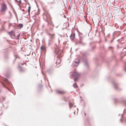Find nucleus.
<instances>
[{
  "mask_svg": "<svg viewBox=\"0 0 126 126\" xmlns=\"http://www.w3.org/2000/svg\"><path fill=\"white\" fill-rule=\"evenodd\" d=\"M89 55L87 52H85L81 54L79 58L80 60L84 63V65L86 69L89 70L90 69L89 66L87 56Z\"/></svg>",
  "mask_w": 126,
  "mask_h": 126,
  "instance_id": "obj_1",
  "label": "nucleus"
},
{
  "mask_svg": "<svg viewBox=\"0 0 126 126\" xmlns=\"http://www.w3.org/2000/svg\"><path fill=\"white\" fill-rule=\"evenodd\" d=\"M54 48V53L57 55V60L56 63V64H60L61 62V58L63 55V53L62 51L59 50L57 45H55Z\"/></svg>",
  "mask_w": 126,
  "mask_h": 126,
  "instance_id": "obj_2",
  "label": "nucleus"
},
{
  "mask_svg": "<svg viewBox=\"0 0 126 126\" xmlns=\"http://www.w3.org/2000/svg\"><path fill=\"white\" fill-rule=\"evenodd\" d=\"M79 39H77L75 42V45H81L84 46L85 44L83 42V37L79 35Z\"/></svg>",
  "mask_w": 126,
  "mask_h": 126,
  "instance_id": "obj_3",
  "label": "nucleus"
},
{
  "mask_svg": "<svg viewBox=\"0 0 126 126\" xmlns=\"http://www.w3.org/2000/svg\"><path fill=\"white\" fill-rule=\"evenodd\" d=\"M113 86L115 89L117 91H120L122 90V89L119 87V84L115 81H113L112 82Z\"/></svg>",
  "mask_w": 126,
  "mask_h": 126,
  "instance_id": "obj_4",
  "label": "nucleus"
},
{
  "mask_svg": "<svg viewBox=\"0 0 126 126\" xmlns=\"http://www.w3.org/2000/svg\"><path fill=\"white\" fill-rule=\"evenodd\" d=\"M0 78L2 80L4 81L6 85H9L10 86L12 85L11 82L9 81L6 78H3L2 77H1Z\"/></svg>",
  "mask_w": 126,
  "mask_h": 126,
  "instance_id": "obj_5",
  "label": "nucleus"
},
{
  "mask_svg": "<svg viewBox=\"0 0 126 126\" xmlns=\"http://www.w3.org/2000/svg\"><path fill=\"white\" fill-rule=\"evenodd\" d=\"M8 33L12 38L14 39L15 38V33L13 30H12L10 32H8Z\"/></svg>",
  "mask_w": 126,
  "mask_h": 126,
  "instance_id": "obj_6",
  "label": "nucleus"
},
{
  "mask_svg": "<svg viewBox=\"0 0 126 126\" xmlns=\"http://www.w3.org/2000/svg\"><path fill=\"white\" fill-rule=\"evenodd\" d=\"M7 8L6 5L5 3H3L1 4V11H4L6 10Z\"/></svg>",
  "mask_w": 126,
  "mask_h": 126,
  "instance_id": "obj_7",
  "label": "nucleus"
},
{
  "mask_svg": "<svg viewBox=\"0 0 126 126\" xmlns=\"http://www.w3.org/2000/svg\"><path fill=\"white\" fill-rule=\"evenodd\" d=\"M72 76L74 77H78L80 75V74L76 72H72Z\"/></svg>",
  "mask_w": 126,
  "mask_h": 126,
  "instance_id": "obj_8",
  "label": "nucleus"
},
{
  "mask_svg": "<svg viewBox=\"0 0 126 126\" xmlns=\"http://www.w3.org/2000/svg\"><path fill=\"white\" fill-rule=\"evenodd\" d=\"M121 34V32L119 31L115 32L113 34V35H114V36H115V38L116 37H118Z\"/></svg>",
  "mask_w": 126,
  "mask_h": 126,
  "instance_id": "obj_9",
  "label": "nucleus"
},
{
  "mask_svg": "<svg viewBox=\"0 0 126 126\" xmlns=\"http://www.w3.org/2000/svg\"><path fill=\"white\" fill-rule=\"evenodd\" d=\"M48 34L49 35V39L54 41V39L55 38V34H51L49 33H48Z\"/></svg>",
  "mask_w": 126,
  "mask_h": 126,
  "instance_id": "obj_10",
  "label": "nucleus"
},
{
  "mask_svg": "<svg viewBox=\"0 0 126 126\" xmlns=\"http://www.w3.org/2000/svg\"><path fill=\"white\" fill-rule=\"evenodd\" d=\"M46 21L47 22L48 26H49L51 25L52 27H53L54 26V25L51 20H50L49 21H48L47 19Z\"/></svg>",
  "mask_w": 126,
  "mask_h": 126,
  "instance_id": "obj_11",
  "label": "nucleus"
},
{
  "mask_svg": "<svg viewBox=\"0 0 126 126\" xmlns=\"http://www.w3.org/2000/svg\"><path fill=\"white\" fill-rule=\"evenodd\" d=\"M18 68L19 69V71L20 72H24L26 70L25 69L22 68V67L20 65H18Z\"/></svg>",
  "mask_w": 126,
  "mask_h": 126,
  "instance_id": "obj_12",
  "label": "nucleus"
},
{
  "mask_svg": "<svg viewBox=\"0 0 126 126\" xmlns=\"http://www.w3.org/2000/svg\"><path fill=\"white\" fill-rule=\"evenodd\" d=\"M75 33H74L72 32L70 36V38L71 40H73L75 37Z\"/></svg>",
  "mask_w": 126,
  "mask_h": 126,
  "instance_id": "obj_13",
  "label": "nucleus"
},
{
  "mask_svg": "<svg viewBox=\"0 0 126 126\" xmlns=\"http://www.w3.org/2000/svg\"><path fill=\"white\" fill-rule=\"evenodd\" d=\"M79 63V61L78 60L77 61H75L73 63V64L75 66H77L78 65Z\"/></svg>",
  "mask_w": 126,
  "mask_h": 126,
  "instance_id": "obj_14",
  "label": "nucleus"
},
{
  "mask_svg": "<svg viewBox=\"0 0 126 126\" xmlns=\"http://www.w3.org/2000/svg\"><path fill=\"white\" fill-rule=\"evenodd\" d=\"M56 92L59 94H63L66 93V92L64 91H58L57 90Z\"/></svg>",
  "mask_w": 126,
  "mask_h": 126,
  "instance_id": "obj_15",
  "label": "nucleus"
},
{
  "mask_svg": "<svg viewBox=\"0 0 126 126\" xmlns=\"http://www.w3.org/2000/svg\"><path fill=\"white\" fill-rule=\"evenodd\" d=\"M53 41V40L49 39L48 42V46H49L51 45L52 44Z\"/></svg>",
  "mask_w": 126,
  "mask_h": 126,
  "instance_id": "obj_16",
  "label": "nucleus"
},
{
  "mask_svg": "<svg viewBox=\"0 0 126 126\" xmlns=\"http://www.w3.org/2000/svg\"><path fill=\"white\" fill-rule=\"evenodd\" d=\"M4 57L5 60L8 59L9 57L8 54L7 53H5L4 55Z\"/></svg>",
  "mask_w": 126,
  "mask_h": 126,
  "instance_id": "obj_17",
  "label": "nucleus"
},
{
  "mask_svg": "<svg viewBox=\"0 0 126 126\" xmlns=\"http://www.w3.org/2000/svg\"><path fill=\"white\" fill-rule=\"evenodd\" d=\"M53 69H52L50 68L47 70V72L49 74H51L52 72Z\"/></svg>",
  "mask_w": 126,
  "mask_h": 126,
  "instance_id": "obj_18",
  "label": "nucleus"
},
{
  "mask_svg": "<svg viewBox=\"0 0 126 126\" xmlns=\"http://www.w3.org/2000/svg\"><path fill=\"white\" fill-rule=\"evenodd\" d=\"M112 39L110 41V43H112L113 41L115 39V36H114V35H112Z\"/></svg>",
  "mask_w": 126,
  "mask_h": 126,
  "instance_id": "obj_19",
  "label": "nucleus"
},
{
  "mask_svg": "<svg viewBox=\"0 0 126 126\" xmlns=\"http://www.w3.org/2000/svg\"><path fill=\"white\" fill-rule=\"evenodd\" d=\"M40 48L42 50H46V48L44 47V46H43V45H42L41 47H40Z\"/></svg>",
  "mask_w": 126,
  "mask_h": 126,
  "instance_id": "obj_20",
  "label": "nucleus"
},
{
  "mask_svg": "<svg viewBox=\"0 0 126 126\" xmlns=\"http://www.w3.org/2000/svg\"><path fill=\"white\" fill-rule=\"evenodd\" d=\"M23 26V25L22 24H19L17 28L18 27L19 28L21 29L22 28Z\"/></svg>",
  "mask_w": 126,
  "mask_h": 126,
  "instance_id": "obj_21",
  "label": "nucleus"
},
{
  "mask_svg": "<svg viewBox=\"0 0 126 126\" xmlns=\"http://www.w3.org/2000/svg\"><path fill=\"white\" fill-rule=\"evenodd\" d=\"M12 26L13 27V28L15 29H17V27L15 23H14V24L12 25Z\"/></svg>",
  "mask_w": 126,
  "mask_h": 126,
  "instance_id": "obj_22",
  "label": "nucleus"
},
{
  "mask_svg": "<svg viewBox=\"0 0 126 126\" xmlns=\"http://www.w3.org/2000/svg\"><path fill=\"white\" fill-rule=\"evenodd\" d=\"M55 2L54 0H53V1L51 2H48L47 3L49 5L53 4L55 3Z\"/></svg>",
  "mask_w": 126,
  "mask_h": 126,
  "instance_id": "obj_23",
  "label": "nucleus"
},
{
  "mask_svg": "<svg viewBox=\"0 0 126 126\" xmlns=\"http://www.w3.org/2000/svg\"><path fill=\"white\" fill-rule=\"evenodd\" d=\"M122 103L125 105L126 106V100L125 99L123 100L122 101Z\"/></svg>",
  "mask_w": 126,
  "mask_h": 126,
  "instance_id": "obj_24",
  "label": "nucleus"
},
{
  "mask_svg": "<svg viewBox=\"0 0 126 126\" xmlns=\"http://www.w3.org/2000/svg\"><path fill=\"white\" fill-rule=\"evenodd\" d=\"M108 49L109 50H111L112 52L113 51V47H109Z\"/></svg>",
  "mask_w": 126,
  "mask_h": 126,
  "instance_id": "obj_25",
  "label": "nucleus"
},
{
  "mask_svg": "<svg viewBox=\"0 0 126 126\" xmlns=\"http://www.w3.org/2000/svg\"><path fill=\"white\" fill-rule=\"evenodd\" d=\"M73 86L74 88H77L78 87L76 83H75L73 84Z\"/></svg>",
  "mask_w": 126,
  "mask_h": 126,
  "instance_id": "obj_26",
  "label": "nucleus"
},
{
  "mask_svg": "<svg viewBox=\"0 0 126 126\" xmlns=\"http://www.w3.org/2000/svg\"><path fill=\"white\" fill-rule=\"evenodd\" d=\"M31 8V7L30 6H29L28 7V14H30Z\"/></svg>",
  "mask_w": 126,
  "mask_h": 126,
  "instance_id": "obj_27",
  "label": "nucleus"
},
{
  "mask_svg": "<svg viewBox=\"0 0 126 126\" xmlns=\"http://www.w3.org/2000/svg\"><path fill=\"white\" fill-rule=\"evenodd\" d=\"M123 38V37H122L121 38H120V39H119L118 40H117V41L119 43H120V42H121V41H122V40H121V39Z\"/></svg>",
  "mask_w": 126,
  "mask_h": 126,
  "instance_id": "obj_28",
  "label": "nucleus"
},
{
  "mask_svg": "<svg viewBox=\"0 0 126 126\" xmlns=\"http://www.w3.org/2000/svg\"><path fill=\"white\" fill-rule=\"evenodd\" d=\"M20 35V34L19 33V34H18L16 36V39H17L18 40H19V36Z\"/></svg>",
  "mask_w": 126,
  "mask_h": 126,
  "instance_id": "obj_29",
  "label": "nucleus"
},
{
  "mask_svg": "<svg viewBox=\"0 0 126 126\" xmlns=\"http://www.w3.org/2000/svg\"><path fill=\"white\" fill-rule=\"evenodd\" d=\"M73 104L70 102H69V106L70 108H71L73 106Z\"/></svg>",
  "mask_w": 126,
  "mask_h": 126,
  "instance_id": "obj_30",
  "label": "nucleus"
},
{
  "mask_svg": "<svg viewBox=\"0 0 126 126\" xmlns=\"http://www.w3.org/2000/svg\"><path fill=\"white\" fill-rule=\"evenodd\" d=\"M49 29L51 32H52L53 31V27L51 28V26L49 28Z\"/></svg>",
  "mask_w": 126,
  "mask_h": 126,
  "instance_id": "obj_31",
  "label": "nucleus"
},
{
  "mask_svg": "<svg viewBox=\"0 0 126 126\" xmlns=\"http://www.w3.org/2000/svg\"><path fill=\"white\" fill-rule=\"evenodd\" d=\"M114 100L115 101V104H116L118 100V99L116 98H115L114 99Z\"/></svg>",
  "mask_w": 126,
  "mask_h": 126,
  "instance_id": "obj_32",
  "label": "nucleus"
},
{
  "mask_svg": "<svg viewBox=\"0 0 126 126\" xmlns=\"http://www.w3.org/2000/svg\"><path fill=\"white\" fill-rule=\"evenodd\" d=\"M75 78L74 79V81H76L78 80V77H75Z\"/></svg>",
  "mask_w": 126,
  "mask_h": 126,
  "instance_id": "obj_33",
  "label": "nucleus"
},
{
  "mask_svg": "<svg viewBox=\"0 0 126 126\" xmlns=\"http://www.w3.org/2000/svg\"><path fill=\"white\" fill-rule=\"evenodd\" d=\"M125 67L124 68V69L126 72V63H125Z\"/></svg>",
  "mask_w": 126,
  "mask_h": 126,
  "instance_id": "obj_34",
  "label": "nucleus"
},
{
  "mask_svg": "<svg viewBox=\"0 0 126 126\" xmlns=\"http://www.w3.org/2000/svg\"><path fill=\"white\" fill-rule=\"evenodd\" d=\"M1 83L2 84V85L5 87H6V86L5 85L4 83L2 82H1Z\"/></svg>",
  "mask_w": 126,
  "mask_h": 126,
  "instance_id": "obj_35",
  "label": "nucleus"
},
{
  "mask_svg": "<svg viewBox=\"0 0 126 126\" xmlns=\"http://www.w3.org/2000/svg\"><path fill=\"white\" fill-rule=\"evenodd\" d=\"M63 99L66 102L67 101V100L66 99V97H63Z\"/></svg>",
  "mask_w": 126,
  "mask_h": 126,
  "instance_id": "obj_36",
  "label": "nucleus"
},
{
  "mask_svg": "<svg viewBox=\"0 0 126 126\" xmlns=\"http://www.w3.org/2000/svg\"><path fill=\"white\" fill-rule=\"evenodd\" d=\"M15 60H14V62H13V64H14V62H15V61L16 60V59L17 57V56L16 55H15Z\"/></svg>",
  "mask_w": 126,
  "mask_h": 126,
  "instance_id": "obj_37",
  "label": "nucleus"
},
{
  "mask_svg": "<svg viewBox=\"0 0 126 126\" xmlns=\"http://www.w3.org/2000/svg\"><path fill=\"white\" fill-rule=\"evenodd\" d=\"M38 87L39 88H41L42 87V85L41 84H39L38 85Z\"/></svg>",
  "mask_w": 126,
  "mask_h": 126,
  "instance_id": "obj_38",
  "label": "nucleus"
},
{
  "mask_svg": "<svg viewBox=\"0 0 126 126\" xmlns=\"http://www.w3.org/2000/svg\"><path fill=\"white\" fill-rule=\"evenodd\" d=\"M43 15H44V16H45L46 17V18H47L48 16H47V15L46 14H43Z\"/></svg>",
  "mask_w": 126,
  "mask_h": 126,
  "instance_id": "obj_39",
  "label": "nucleus"
},
{
  "mask_svg": "<svg viewBox=\"0 0 126 126\" xmlns=\"http://www.w3.org/2000/svg\"><path fill=\"white\" fill-rule=\"evenodd\" d=\"M118 75L120 77H122L123 76V75L122 74H118Z\"/></svg>",
  "mask_w": 126,
  "mask_h": 126,
  "instance_id": "obj_40",
  "label": "nucleus"
},
{
  "mask_svg": "<svg viewBox=\"0 0 126 126\" xmlns=\"http://www.w3.org/2000/svg\"><path fill=\"white\" fill-rule=\"evenodd\" d=\"M12 24L11 23H10L9 24V28H10V26L12 25Z\"/></svg>",
  "mask_w": 126,
  "mask_h": 126,
  "instance_id": "obj_41",
  "label": "nucleus"
},
{
  "mask_svg": "<svg viewBox=\"0 0 126 126\" xmlns=\"http://www.w3.org/2000/svg\"><path fill=\"white\" fill-rule=\"evenodd\" d=\"M77 32H78V34H79V35H80V34H79L80 33V34H82V33H81L80 32H79V31H77Z\"/></svg>",
  "mask_w": 126,
  "mask_h": 126,
  "instance_id": "obj_42",
  "label": "nucleus"
},
{
  "mask_svg": "<svg viewBox=\"0 0 126 126\" xmlns=\"http://www.w3.org/2000/svg\"><path fill=\"white\" fill-rule=\"evenodd\" d=\"M2 98L3 100H4L5 99V97L3 96H2Z\"/></svg>",
  "mask_w": 126,
  "mask_h": 126,
  "instance_id": "obj_43",
  "label": "nucleus"
},
{
  "mask_svg": "<svg viewBox=\"0 0 126 126\" xmlns=\"http://www.w3.org/2000/svg\"><path fill=\"white\" fill-rule=\"evenodd\" d=\"M95 47H93L92 48V50H93L95 48Z\"/></svg>",
  "mask_w": 126,
  "mask_h": 126,
  "instance_id": "obj_44",
  "label": "nucleus"
},
{
  "mask_svg": "<svg viewBox=\"0 0 126 126\" xmlns=\"http://www.w3.org/2000/svg\"><path fill=\"white\" fill-rule=\"evenodd\" d=\"M120 121L121 122H122V118H121L120 119Z\"/></svg>",
  "mask_w": 126,
  "mask_h": 126,
  "instance_id": "obj_45",
  "label": "nucleus"
},
{
  "mask_svg": "<svg viewBox=\"0 0 126 126\" xmlns=\"http://www.w3.org/2000/svg\"><path fill=\"white\" fill-rule=\"evenodd\" d=\"M21 2V1L20 0H19V1H18V2H17L18 3H20Z\"/></svg>",
  "mask_w": 126,
  "mask_h": 126,
  "instance_id": "obj_46",
  "label": "nucleus"
},
{
  "mask_svg": "<svg viewBox=\"0 0 126 126\" xmlns=\"http://www.w3.org/2000/svg\"><path fill=\"white\" fill-rule=\"evenodd\" d=\"M93 43V42H90V45H91V44Z\"/></svg>",
  "mask_w": 126,
  "mask_h": 126,
  "instance_id": "obj_47",
  "label": "nucleus"
},
{
  "mask_svg": "<svg viewBox=\"0 0 126 126\" xmlns=\"http://www.w3.org/2000/svg\"><path fill=\"white\" fill-rule=\"evenodd\" d=\"M117 47L118 48H119V46L118 45H117Z\"/></svg>",
  "mask_w": 126,
  "mask_h": 126,
  "instance_id": "obj_48",
  "label": "nucleus"
},
{
  "mask_svg": "<svg viewBox=\"0 0 126 126\" xmlns=\"http://www.w3.org/2000/svg\"><path fill=\"white\" fill-rule=\"evenodd\" d=\"M22 11H23L24 12L25 10L24 9H23L22 10L21 9H20Z\"/></svg>",
  "mask_w": 126,
  "mask_h": 126,
  "instance_id": "obj_49",
  "label": "nucleus"
},
{
  "mask_svg": "<svg viewBox=\"0 0 126 126\" xmlns=\"http://www.w3.org/2000/svg\"><path fill=\"white\" fill-rule=\"evenodd\" d=\"M15 1L16 2H18V1L17 0H15Z\"/></svg>",
  "mask_w": 126,
  "mask_h": 126,
  "instance_id": "obj_50",
  "label": "nucleus"
},
{
  "mask_svg": "<svg viewBox=\"0 0 126 126\" xmlns=\"http://www.w3.org/2000/svg\"><path fill=\"white\" fill-rule=\"evenodd\" d=\"M123 114H122L121 115V116L122 117L123 116Z\"/></svg>",
  "mask_w": 126,
  "mask_h": 126,
  "instance_id": "obj_51",
  "label": "nucleus"
},
{
  "mask_svg": "<svg viewBox=\"0 0 126 126\" xmlns=\"http://www.w3.org/2000/svg\"><path fill=\"white\" fill-rule=\"evenodd\" d=\"M84 115H86V113H85V112H84Z\"/></svg>",
  "mask_w": 126,
  "mask_h": 126,
  "instance_id": "obj_52",
  "label": "nucleus"
},
{
  "mask_svg": "<svg viewBox=\"0 0 126 126\" xmlns=\"http://www.w3.org/2000/svg\"><path fill=\"white\" fill-rule=\"evenodd\" d=\"M58 26H56V28H57V27H58Z\"/></svg>",
  "mask_w": 126,
  "mask_h": 126,
  "instance_id": "obj_53",
  "label": "nucleus"
},
{
  "mask_svg": "<svg viewBox=\"0 0 126 126\" xmlns=\"http://www.w3.org/2000/svg\"><path fill=\"white\" fill-rule=\"evenodd\" d=\"M83 10L84 11V8H83Z\"/></svg>",
  "mask_w": 126,
  "mask_h": 126,
  "instance_id": "obj_54",
  "label": "nucleus"
},
{
  "mask_svg": "<svg viewBox=\"0 0 126 126\" xmlns=\"http://www.w3.org/2000/svg\"><path fill=\"white\" fill-rule=\"evenodd\" d=\"M125 110H125H124L123 111V113H124V111Z\"/></svg>",
  "mask_w": 126,
  "mask_h": 126,
  "instance_id": "obj_55",
  "label": "nucleus"
},
{
  "mask_svg": "<svg viewBox=\"0 0 126 126\" xmlns=\"http://www.w3.org/2000/svg\"><path fill=\"white\" fill-rule=\"evenodd\" d=\"M1 92V90H0V93Z\"/></svg>",
  "mask_w": 126,
  "mask_h": 126,
  "instance_id": "obj_56",
  "label": "nucleus"
},
{
  "mask_svg": "<svg viewBox=\"0 0 126 126\" xmlns=\"http://www.w3.org/2000/svg\"><path fill=\"white\" fill-rule=\"evenodd\" d=\"M48 85H49V83H48ZM49 87H50V85H49Z\"/></svg>",
  "mask_w": 126,
  "mask_h": 126,
  "instance_id": "obj_57",
  "label": "nucleus"
},
{
  "mask_svg": "<svg viewBox=\"0 0 126 126\" xmlns=\"http://www.w3.org/2000/svg\"><path fill=\"white\" fill-rule=\"evenodd\" d=\"M74 114H75V112H74Z\"/></svg>",
  "mask_w": 126,
  "mask_h": 126,
  "instance_id": "obj_58",
  "label": "nucleus"
},
{
  "mask_svg": "<svg viewBox=\"0 0 126 126\" xmlns=\"http://www.w3.org/2000/svg\"><path fill=\"white\" fill-rule=\"evenodd\" d=\"M42 74H43V75H44V74H43V73H42Z\"/></svg>",
  "mask_w": 126,
  "mask_h": 126,
  "instance_id": "obj_59",
  "label": "nucleus"
},
{
  "mask_svg": "<svg viewBox=\"0 0 126 126\" xmlns=\"http://www.w3.org/2000/svg\"><path fill=\"white\" fill-rule=\"evenodd\" d=\"M59 66H58L57 67V68Z\"/></svg>",
  "mask_w": 126,
  "mask_h": 126,
  "instance_id": "obj_60",
  "label": "nucleus"
},
{
  "mask_svg": "<svg viewBox=\"0 0 126 126\" xmlns=\"http://www.w3.org/2000/svg\"><path fill=\"white\" fill-rule=\"evenodd\" d=\"M120 114H119V115H120Z\"/></svg>",
  "mask_w": 126,
  "mask_h": 126,
  "instance_id": "obj_61",
  "label": "nucleus"
},
{
  "mask_svg": "<svg viewBox=\"0 0 126 126\" xmlns=\"http://www.w3.org/2000/svg\"><path fill=\"white\" fill-rule=\"evenodd\" d=\"M74 107H76V106H74Z\"/></svg>",
  "mask_w": 126,
  "mask_h": 126,
  "instance_id": "obj_62",
  "label": "nucleus"
},
{
  "mask_svg": "<svg viewBox=\"0 0 126 126\" xmlns=\"http://www.w3.org/2000/svg\"><path fill=\"white\" fill-rule=\"evenodd\" d=\"M77 110H78V109H77Z\"/></svg>",
  "mask_w": 126,
  "mask_h": 126,
  "instance_id": "obj_63",
  "label": "nucleus"
}]
</instances>
